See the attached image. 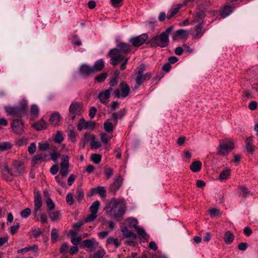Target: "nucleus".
<instances>
[{"label": "nucleus", "mask_w": 258, "mask_h": 258, "mask_svg": "<svg viewBox=\"0 0 258 258\" xmlns=\"http://www.w3.org/2000/svg\"><path fill=\"white\" fill-rule=\"evenodd\" d=\"M36 147L35 143H32L28 147V151L30 154H33L36 151Z\"/></svg>", "instance_id": "62"}, {"label": "nucleus", "mask_w": 258, "mask_h": 258, "mask_svg": "<svg viewBox=\"0 0 258 258\" xmlns=\"http://www.w3.org/2000/svg\"><path fill=\"white\" fill-rule=\"evenodd\" d=\"M58 166L57 164L53 165L50 169V172L53 175L56 174L58 171Z\"/></svg>", "instance_id": "61"}, {"label": "nucleus", "mask_w": 258, "mask_h": 258, "mask_svg": "<svg viewBox=\"0 0 258 258\" xmlns=\"http://www.w3.org/2000/svg\"><path fill=\"white\" fill-rule=\"evenodd\" d=\"M110 95L105 91L101 92L98 95V98L100 102L103 104H106L108 102V99Z\"/></svg>", "instance_id": "27"}, {"label": "nucleus", "mask_w": 258, "mask_h": 258, "mask_svg": "<svg viewBox=\"0 0 258 258\" xmlns=\"http://www.w3.org/2000/svg\"><path fill=\"white\" fill-rule=\"evenodd\" d=\"M122 178L120 175H118L114 182L110 186V189L112 191L115 192L121 186L122 184Z\"/></svg>", "instance_id": "22"}, {"label": "nucleus", "mask_w": 258, "mask_h": 258, "mask_svg": "<svg viewBox=\"0 0 258 258\" xmlns=\"http://www.w3.org/2000/svg\"><path fill=\"white\" fill-rule=\"evenodd\" d=\"M33 126L37 131H40L46 128V124L45 121L40 119L39 121L33 125Z\"/></svg>", "instance_id": "31"}, {"label": "nucleus", "mask_w": 258, "mask_h": 258, "mask_svg": "<svg viewBox=\"0 0 258 258\" xmlns=\"http://www.w3.org/2000/svg\"><path fill=\"white\" fill-rule=\"evenodd\" d=\"M49 148V145L48 143H39L38 148L40 151H46Z\"/></svg>", "instance_id": "53"}, {"label": "nucleus", "mask_w": 258, "mask_h": 258, "mask_svg": "<svg viewBox=\"0 0 258 258\" xmlns=\"http://www.w3.org/2000/svg\"><path fill=\"white\" fill-rule=\"evenodd\" d=\"M245 148L247 152L252 153L255 148L253 145L252 136L246 137L245 139Z\"/></svg>", "instance_id": "21"}, {"label": "nucleus", "mask_w": 258, "mask_h": 258, "mask_svg": "<svg viewBox=\"0 0 258 258\" xmlns=\"http://www.w3.org/2000/svg\"><path fill=\"white\" fill-rule=\"evenodd\" d=\"M202 26L203 25L198 24L195 26L194 32L192 34L195 39L201 38L204 34L205 30Z\"/></svg>", "instance_id": "20"}, {"label": "nucleus", "mask_w": 258, "mask_h": 258, "mask_svg": "<svg viewBox=\"0 0 258 258\" xmlns=\"http://www.w3.org/2000/svg\"><path fill=\"white\" fill-rule=\"evenodd\" d=\"M31 212L30 209L27 208L21 212L20 215L22 218H26L30 215Z\"/></svg>", "instance_id": "47"}, {"label": "nucleus", "mask_w": 258, "mask_h": 258, "mask_svg": "<svg viewBox=\"0 0 258 258\" xmlns=\"http://www.w3.org/2000/svg\"><path fill=\"white\" fill-rule=\"evenodd\" d=\"M104 67V62L102 59H100L95 61L93 69L95 73L97 72L101 71Z\"/></svg>", "instance_id": "26"}, {"label": "nucleus", "mask_w": 258, "mask_h": 258, "mask_svg": "<svg viewBox=\"0 0 258 258\" xmlns=\"http://www.w3.org/2000/svg\"><path fill=\"white\" fill-rule=\"evenodd\" d=\"M138 234L139 239L141 241H148L150 240V235L148 234L145 229L142 227H139L136 230Z\"/></svg>", "instance_id": "18"}, {"label": "nucleus", "mask_w": 258, "mask_h": 258, "mask_svg": "<svg viewBox=\"0 0 258 258\" xmlns=\"http://www.w3.org/2000/svg\"><path fill=\"white\" fill-rule=\"evenodd\" d=\"M68 137H69V139L71 141V142H72L73 143L76 142V135H75V132L73 131H72V130L70 131L69 134H68Z\"/></svg>", "instance_id": "59"}, {"label": "nucleus", "mask_w": 258, "mask_h": 258, "mask_svg": "<svg viewBox=\"0 0 258 258\" xmlns=\"http://www.w3.org/2000/svg\"><path fill=\"white\" fill-rule=\"evenodd\" d=\"M182 5L179 4L174 5L169 11V14L167 15V18L170 19L178 13L179 10L182 7Z\"/></svg>", "instance_id": "24"}, {"label": "nucleus", "mask_w": 258, "mask_h": 258, "mask_svg": "<svg viewBox=\"0 0 258 258\" xmlns=\"http://www.w3.org/2000/svg\"><path fill=\"white\" fill-rule=\"evenodd\" d=\"M11 127L14 132L17 134H21L23 132V123L20 119H14L11 123Z\"/></svg>", "instance_id": "12"}, {"label": "nucleus", "mask_w": 258, "mask_h": 258, "mask_svg": "<svg viewBox=\"0 0 258 258\" xmlns=\"http://www.w3.org/2000/svg\"><path fill=\"white\" fill-rule=\"evenodd\" d=\"M95 139H96V138L94 136H92L91 137L92 141L90 143V145H91V148L92 149H97L101 147V144L99 142L96 141L95 140Z\"/></svg>", "instance_id": "38"}, {"label": "nucleus", "mask_w": 258, "mask_h": 258, "mask_svg": "<svg viewBox=\"0 0 258 258\" xmlns=\"http://www.w3.org/2000/svg\"><path fill=\"white\" fill-rule=\"evenodd\" d=\"M48 156L45 153H41L35 155L32 159V164L35 166L37 164H40L43 161L47 160Z\"/></svg>", "instance_id": "17"}, {"label": "nucleus", "mask_w": 258, "mask_h": 258, "mask_svg": "<svg viewBox=\"0 0 258 258\" xmlns=\"http://www.w3.org/2000/svg\"><path fill=\"white\" fill-rule=\"evenodd\" d=\"M92 195L95 194H99L102 197H105L106 196V190L104 187L98 186L96 188H92L91 190Z\"/></svg>", "instance_id": "28"}, {"label": "nucleus", "mask_w": 258, "mask_h": 258, "mask_svg": "<svg viewBox=\"0 0 258 258\" xmlns=\"http://www.w3.org/2000/svg\"><path fill=\"white\" fill-rule=\"evenodd\" d=\"M95 123L93 121H86L84 118H81L78 125V130L80 131L83 129L93 130Z\"/></svg>", "instance_id": "11"}, {"label": "nucleus", "mask_w": 258, "mask_h": 258, "mask_svg": "<svg viewBox=\"0 0 258 258\" xmlns=\"http://www.w3.org/2000/svg\"><path fill=\"white\" fill-rule=\"evenodd\" d=\"M232 10L233 9L231 6H226L220 11V15L223 17H226L230 15V14L232 12Z\"/></svg>", "instance_id": "33"}, {"label": "nucleus", "mask_w": 258, "mask_h": 258, "mask_svg": "<svg viewBox=\"0 0 258 258\" xmlns=\"http://www.w3.org/2000/svg\"><path fill=\"white\" fill-rule=\"evenodd\" d=\"M51 159L54 162L56 163L60 157V154L56 150H53L50 154Z\"/></svg>", "instance_id": "42"}, {"label": "nucleus", "mask_w": 258, "mask_h": 258, "mask_svg": "<svg viewBox=\"0 0 258 258\" xmlns=\"http://www.w3.org/2000/svg\"><path fill=\"white\" fill-rule=\"evenodd\" d=\"M66 201L70 205H72L74 204L73 196L72 194L69 193L68 194L66 197Z\"/></svg>", "instance_id": "60"}, {"label": "nucleus", "mask_w": 258, "mask_h": 258, "mask_svg": "<svg viewBox=\"0 0 258 258\" xmlns=\"http://www.w3.org/2000/svg\"><path fill=\"white\" fill-rule=\"evenodd\" d=\"M230 175V170L227 168H225L219 175V179L224 180L228 179Z\"/></svg>", "instance_id": "32"}, {"label": "nucleus", "mask_w": 258, "mask_h": 258, "mask_svg": "<svg viewBox=\"0 0 258 258\" xmlns=\"http://www.w3.org/2000/svg\"><path fill=\"white\" fill-rule=\"evenodd\" d=\"M131 51L130 44L120 42L117 45V48L111 49L109 52L110 57V63L116 66L122 61L120 66V70H124L126 69V64L129 59V57H126L127 54Z\"/></svg>", "instance_id": "1"}, {"label": "nucleus", "mask_w": 258, "mask_h": 258, "mask_svg": "<svg viewBox=\"0 0 258 258\" xmlns=\"http://www.w3.org/2000/svg\"><path fill=\"white\" fill-rule=\"evenodd\" d=\"M37 248V246L36 245H34L33 246H28L24 248H22L21 249H19L18 250V253H24L27 251H29L31 250H33L35 251Z\"/></svg>", "instance_id": "44"}, {"label": "nucleus", "mask_w": 258, "mask_h": 258, "mask_svg": "<svg viewBox=\"0 0 258 258\" xmlns=\"http://www.w3.org/2000/svg\"><path fill=\"white\" fill-rule=\"evenodd\" d=\"M91 159L95 164H98L101 160V156L98 154H93L91 156Z\"/></svg>", "instance_id": "45"}, {"label": "nucleus", "mask_w": 258, "mask_h": 258, "mask_svg": "<svg viewBox=\"0 0 258 258\" xmlns=\"http://www.w3.org/2000/svg\"><path fill=\"white\" fill-rule=\"evenodd\" d=\"M223 239L225 242H232L234 240V236L231 231H228L225 233Z\"/></svg>", "instance_id": "37"}, {"label": "nucleus", "mask_w": 258, "mask_h": 258, "mask_svg": "<svg viewBox=\"0 0 258 258\" xmlns=\"http://www.w3.org/2000/svg\"><path fill=\"white\" fill-rule=\"evenodd\" d=\"M99 206H100V202L99 201H96L93 202L90 208L91 212L92 213H94V214H97V213L98 211Z\"/></svg>", "instance_id": "39"}, {"label": "nucleus", "mask_w": 258, "mask_h": 258, "mask_svg": "<svg viewBox=\"0 0 258 258\" xmlns=\"http://www.w3.org/2000/svg\"><path fill=\"white\" fill-rule=\"evenodd\" d=\"M105 210L108 215L119 218L125 213V204L123 202L112 199Z\"/></svg>", "instance_id": "2"}, {"label": "nucleus", "mask_w": 258, "mask_h": 258, "mask_svg": "<svg viewBox=\"0 0 258 258\" xmlns=\"http://www.w3.org/2000/svg\"><path fill=\"white\" fill-rule=\"evenodd\" d=\"M152 76L151 73H147L144 74H137L136 77V85L135 88H138L146 80H149Z\"/></svg>", "instance_id": "14"}, {"label": "nucleus", "mask_w": 258, "mask_h": 258, "mask_svg": "<svg viewBox=\"0 0 258 258\" xmlns=\"http://www.w3.org/2000/svg\"><path fill=\"white\" fill-rule=\"evenodd\" d=\"M20 227V224L19 223H16L14 225L12 226L10 228V232L12 235L15 234L18 229Z\"/></svg>", "instance_id": "58"}, {"label": "nucleus", "mask_w": 258, "mask_h": 258, "mask_svg": "<svg viewBox=\"0 0 258 258\" xmlns=\"http://www.w3.org/2000/svg\"><path fill=\"white\" fill-rule=\"evenodd\" d=\"M13 144L10 142H4L0 143V150L4 151L11 149Z\"/></svg>", "instance_id": "35"}, {"label": "nucleus", "mask_w": 258, "mask_h": 258, "mask_svg": "<svg viewBox=\"0 0 258 258\" xmlns=\"http://www.w3.org/2000/svg\"><path fill=\"white\" fill-rule=\"evenodd\" d=\"M107 74L106 73H102L96 77L95 80L98 82H103L107 78Z\"/></svg>", "instance_id": "48"}, {"label": "nucleus", "mask_w": 258, "mask_h": 258, "mask_svg": "<svg viewBox=\"0 0 258 258\" xmlns=\"http://www.w3.org/2000/svg\"><path fill=\"white\" fill-rule=\"evenodd\" d=\"M206 9L205 8L203 9L201 5L198 6V9L199 11L197 12L196 15L194 16L192 23H198L200 25L203 24L205 17Z\"/></svg>", "instance_id": "9"}, {"label": "nucleus", "mask_w": 258, "mask_h": 258, "mask_svg": "<svg viewBox=\"0 0 258 258\" xmlns=\"http://www.w3.org/2000/svg\"><path fill=\"white\" fill-rule=\"evenodd\" d=\"M64 177H62L61 176H60V174H58L57 175H56L55 177H54V179L55 180V181L59 184L61 186H64L66 185V183H65V182L63 180V178Z\"/></svg>", "instance_id": "51"}, {"label": "nucleus", "mask_w": 258, "mask_h": 258, "mask_svg": "<svg viewBox=\"0 0 258 258\" xmlns=\"http://www.w3.org/2000/svg\"><path fill=\"white\" fill-rule=\"evenodd\" d=\"M48 214L52 221H56L58 219L60 213L59 211H48Z\"/></svg>", "instance_id": "36"}, {"label": "nucleus", "mask_w": 258, "mask_h": 258, "mask_svg": "<svg viewBox=\"0 0 258 258\" xmlns=\"http://www.w3.org/2000/svg\"><path fill=\"white\" fill-rule=\"evenodd\" d=\"M120 229L125 237L133 239L136 238V234L130 230L126 226H121Z\"/></svg>", "instance_id": "23"}, {"label": "nucleus", "mask_w": 258, "mask_h": 258, "mask_svg": "<svg viewBox=\"0 0 258 258\" xmlns=\"http://www.w3.org/2000/svg\"><path fill=\"white\" fill-rule=\"evenodd\" d=\"M42 206V201L40 194L38 192H35L34 196V214L37 216L39 214V211Z\"/></svg>", "instance_id": "13"}, {"label": "nucleus", "mask_w": 258, "mask_h": 258, "mask_svg": "<svg viewBox=\"0 0 258 258\" xmlns=\"http://www.w3.org/2000/svg\"><path fill=\"white\" fill-rule=\"evenodd\" d=\"M113 125L112 123L106 121L104 123V128L107 132V133H112L113 130Z\"/></svg>", "instance_id": "43"}, {"label": "nucleus", "mask_w": 258, "mask_h": 258, "mask_svg": "<svg viewBox=\"0 0 258 258\" xmlns=\"http://www.w3.org/2000/svg\"><path fill=\"white\" fill-rule=\"evenodd\" d=\"M51 239L53 241H56L57 240V237H58V231L57 229L53 228L51 230Z\"/></svg>", "instance_id": "54"}, {"label": "nucleus", "mask_w": 258, "mask_h": 258, "mask_svg": "<svg viewBox=\"0 0 258 258\" xmlns=\"http://www.w3.org/2000/svg\"><path fill=\"white\" fill-rule=\"evenodd\" d=\"M95 243H83V247L87 248L89 250L92 251L94 249Z\"/></svg>", "instance_id": "55"}, {"label": "nucleus", "mask_w": 258, "mask_h": 258, "mask_svg": "<svg viewBox=\"0 0 258 258\" xmlns=\"http://www.w3.org/2000/svg\"><path fill=\"white\" fill-rule=\"evenodd\" d=\"M30 112L32 117L35 118L38 115L39 109L37 105H33L31 106Z\"/></svg>", "instance_id": "40"}, {"label": "nucleus", "mask_w": 258, "mask_h": 258, "mask_svg": "<svg viewBox=\"0 0 258 258\" xmlns=\"http://www.w3.org/2000/svg\"><path fill=\"white\" fill-rule=\"evenodd\" d=\"M82 108L83 105L81 103L77 102H73L69 108V116L74 120L76 115L81 114Z\"/></svg>", "instance_id": "7"}, {"label": "nucleus", "mask_w": 258, "mask_h": 258, "mask_svg": "<svg viewBox=\"0 0 258 258\" xmlns=\"http://www.w3.org/2000/svg\"><path fill=\"white\" fill-rule=\"evenodd\" d=\"M119 78H113L109 82V85L111 87H114L117 85L118 83Z\"/></svg>", "instance_id": "64"}, {"label": "nucleus", "mask_w": 258, "mask_h": 258, "mask_svg": "<svg viewBox=\"0 0 258 258\" xmlns=\"http://www.w3.org/2000/svg\"><path fill=\"white\" fill-rule=\"evenodd\" d=\"M69 157L67 155H63L61 156V162L60 163V170L59 174L62 177H65L69 172Z\"/></svg>", "instance_id": "8"}, {"label": "nucleus", "mask_w": 258, "mask_h": 258, "mask_svg": "<svg viewBox=\"0 0 258 258\" xmlns=\"http://www.w3.org/2000/svg\"><path fill=\"white\" fill-rule=\"evenodd\" d=\"M60 120V114L58 112L52 114L50 118V123L53 125H57Z\"/></svg>", "instance_id": "29"}, {"label": "nucleus", "mask_w": 258, "mask_h": 258, "mask_svg": "<svg viewBox=\"0 0 258 258\" xmlns=\"http://www.w3.org/2000/svg\"><path fill=\"white\" fill-rule=\"evenodd\" d=\"M240 194L243 198H246L250 194V191L245 186H241L239 187Z\"/></svg>", "instance_id": "41"}, {"label": "nucleus", "mask_w": 258, "mask_h": 258, "mask_svg": "<svg viewBox=\"0 0 258 258\" xmlns=\"http://www.w3.org/2000/svg\"><path fill=\"white\" fill-rule=\"evenodd\" d=\"M72 42L73 44L76 45L77 46H80L82 44L80 39L79 38L78 36L76 35L73 37Z\"/></svg>", "instance_id": "57"}, {"label": "nucleus", "mask_w": 258, "mask_h": 258, "mask_svg": "<svg viewBox=\"0 0 258 258\" xmlns=\"http://www.w3.org/2000/svg\"><path fill=\"white\" fill-rule=\"evenodd\" d=\"M24 169L23 162L18 160L13 162V166L11 169H10L8 167H6V170L8 173L15 176L22 174L24 172Z\"/></svg>", "instance_id": "5"}, {"label": "nucleus", "mask_w": 258, "mask_h": 258, "mask_svg": "<svg viewBox=\"0 0 258 258\" xmlns=\"http://www.w3.org/2000/svg\"><path fill=\"white\" fill-rule=\"evenodd\" d=\"M63 137L62 134L60 132H57L54 138L55 142L57 143H60L63 141Z\"/></svg>", "instance_id": "50"}, {"label": "nucleus", "mask_w": 258, "mask_h": 258, "mask_svg": "<svg viewBox=\"0 0 258 258\" xmlns=\"http://www.w3.org/2000/svg\"><path fill=\"white\" fill-rule=\"evenodd\" d=\"M112 137L113 135L112 133H102L101 134V140L103 143L107 144Z\"/></svg>", "instance_id": "34"}, {"label": "nucleus", "mask_w": 258, "mask_h": 258, "mask_svg": "<svg viewBox=\"0 0 258 258\" xmlns=\"http://www.w3.org/2000/svg\"><path fill=\"white\" fill-rule=\"evenodd\" d=\"M47 208L48 209V211H52L54 209L55 207V204L54 202L50 199H47L46 201Z\"/></svg>", "instance_id": "49"}, {"label": "nucleus", "mask_w": 258, "mask_h": 258, "mask_svg": "<svg viewBox=\"0 0 258 258\" xmlns=\"http://www.w3.org/2000/svg\"><path fill=\"white\" fill-rule=\"evenodd\" d=\"M79 70L83 76H89L95 73L93 68L87 64H82Z\"/></svg>", "instance_id": "19"}, {"label": "nucleus", "mask_w": 258, "mask_h": 258, "mask_svg": "<svg viewBox=\"0 0 258 258\" xmlns=\"http://www.w3.org/2000/svg\"><path fill=\"white\" fill-rule=\"evenodd\" d=\"M148 36L147 34H142L136 37H132L129 42L135 47H139L143 44L147 40Z\"/></svg>", "instance_id": "10"}, {"label": "nucleus", "mask_w": 258, "mask_h": 258, "mask_svg": "<svg viewBox=\"0 0 258 258\" xmlns=\"http://www.w3.org/2000/svg\"><path fill=\"white\" fill-rule=\"evenodd\" d=\"M113 173V170L111 168H106L105 171V174L107 179H109Z\"/></svg>", "instance_id": "56"}, {"label": "nucleus", "mask_w": 258, "mask_h": 258, "mask_svg": "<svg viewBox=\"0 0 258 258\" xmlns=\"http://www.w3.org/2000/svg\"><path fill=\"white\" fill-rule=\"evenodd\" d=\"M27 106V102L26 100H23L20 106L15 107L14 116L20 117L26 111Z\"/></svg>", "instance_id": "16"}, {"label": "nucleus", "mask_w": 258, "mask_h": 258, "mask_svg": "<svg viewBox=\"0 0 258 258\" xmlns=\"http://www.w3.org/2000/svg\"><path fill=\"white\" fill-rule=\"evenodd\" d=\"M189 35V32L187 30L184 29H179L175 31L172 35V39L174 40H176L178 39H186Z\"/></svg>", "instance_id": "15"}, {"label": "nucleus", "mask_w": 258, "mask_h": 258, "mask_svg": "<svg viewBox=\"0 0 258 258\" xmlns=\"http://www.w3.org/2000/svg\"><path fill=\"white\" fill-rule=\"evenodd\" d=\"M209 213L212 217L218 216L220 214V211L218 209L213 208L209 211Z\"/></svg>", "instance_id": "52"}, {"label": "nucleus", "mask_w": 258, "mask_h": 258, "mask_svg": "<svg viewBox=\"0 0 258 258\" xmlns=\"http://www.w3.org/2000/svg\"><path fill=\"white\" fill-rule=\"evenodd\" d=\"M105 254L104 250H98L92 256V258H103Z\"/></svg>", "instance_id": "46"}, {"label": "nucleus", "mask_w": 258, "mask_h": 258, "mask_svg": "<svg viewBox=\"0 0 258 258\" xmlns=\"http://www.w3.org/2000/svg\"><path fill=\"white\" fill-rule=\"evenodd\" d=\"M68 246L66 243H63L61 245L60 248V252L62 253H66L68 250Z\"/></svg>", "instance_id": "63"}, {"label": "nucleus", "mask_w": 258, "mask_h": 258, "mask_svg": "<svg viewBox=\"0 0 258 258\" xmlns=\"http://www.w3.org/2000/svg\"><path fill=\"white\" fill-rule=\"evenodd\" d=\"M234 148L233 142L228 139H225L220 142L217 148L218 154L221 156H226L230 153Z\"/></svg>", "instance_id": "4"}, {"label": "nucleus", "mask_w": 258, "mask_h": 258, "mask_svg": "<svg viewBox=\"0 0 258 258\" xmlns=\"http://www.w3.org/2000/svg\"><path fill=\"white\" fill-rule=\"evenodd\" d=\"M130 92L129 86L124 82H122L119 85V89L114 91L113 93L117 98H125L128 96Z\"/></svg>", "instance_id": "6"}, {"label": "nucleus", "mask_w": 258, "mask_h": 258, "mask_svg": "<svg viewBox=\"0 0 258 258\" xmlns=\"http://www.w3.org/2000/svg\"><path fill=\"white\" fill-rule=\"evenodd\" d=\"M172 29V26L168 28L165 31L162 32L160 35H156L152 38L147 43L151 47H167L169 43V35Z\"/></svg>", "instance_id": "3"}, {"label": "nucleus", "mask_w": 258, "mask_h": 258, "mask_svg": "<svg viewBox=\"0 0 258 258\" xmlns=\"http://www.w3.org/2000/svg\"><path fill=\"white\" fill-rule=\"evenodd\" d=\"M202 167V163L200 161H196L190 165V169L194 172L200 171Z\"/></svg>", "instance_id": "30"}, {"label": "nucleus", "mask_w": 258, "mask_h": 258, "mask_svg": "<svg viewBox=\"0 0 258 258\" xmlns=\"http://www.w3.org/2000/svg\"><path fill=\"white\" fill-rule=\"evenodd\" d=\"M125 224L130 228H134L136 230L139 227L138 226V221L134 218H128L125 220Z\"/></svg>", "instance_id": "25"}]
</instances>
